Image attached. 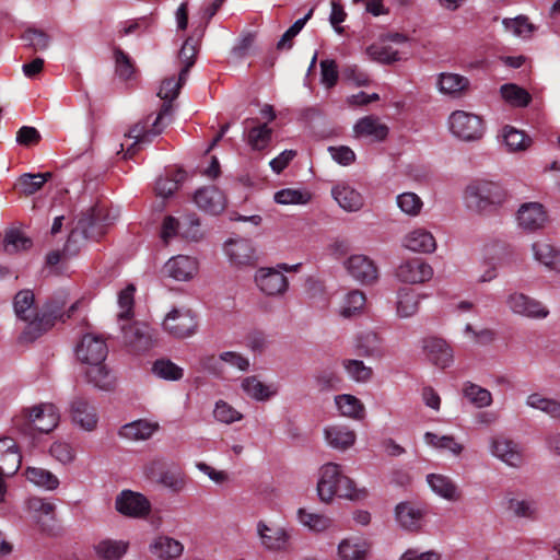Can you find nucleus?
Here are the masks:
<instances>
[{
  "mask_svg": "<svg viewBox=\"0 0 560 560\" xmlns=\"http://www.w3.org/2000/svg\"><path fill=\"white\" fill-rule=\"evenodd\" d=\"M311 199L312 194L305 188H283L273 195L275 202L282 206H303Z\"/></svg>",
  "mask_w": 560,
  "mask_h": 560,
  "instance_id": "de8ad7c7",
  "label": "nucleus"
},
{
  "mask_svg": "<svg viewBox=\"0 0 560 560\" xmlns=\"http://www.w3.org/2000/svg\"><path fill=\"white\" fill-rule=\"evenodd\" d=\"M500 92L504 101L513 106L524 107L527 106L530 102L529 93L516 84H503L500 89Z\"/></svg>",
  "mask_w": 560,
  "mask_h": 560,
  "instance_id": "052dcab7",
  "label": "nucleus"
},
{
  "mask_svg": "<svg viewBox=\"0 0 560 560\" xmlns=\"http://www.w3.org/2000/svg\"><path fill=\"white\" fill-rule=\"evenodd\" d=\"M224 252L235 267L253 266L256 261L255 249L252 243L245 238L226 241Z\"/></svg>",
  "mask_w": 560,
  "mask_h": 560,
  "instance_id": "b1692460",
  "label": "nucleus"
},
{
  "mask_svg": "<svg viewBox=\"0 0 560 560\" xmlns=\"http://www.w3.org/2000/svg\"><path fill=\"white\" fill-rule=\"evenodd\" d=\"M271 139V129L267 125H260L249 130L247 142L253 150H264Z\"/></svg>",
  "mask_w": 560,
  "mask_h": 560,
  "instance_id": "69168bd1",
  "label": "nucleus"
},
{
  "mask_svg": "<svg viewBox=\"0 0 560 560\" xmlns=\"http://www.w3.org/2000/svg\"><path fill=\"white\" fill-rule=\"evenodd\" d=\"M342 366L350 378L358 383H366L373 376L372 368L364 364L361 360L347 359L342 361Z\"/></svg>",
  "mask_w": 560,
  "mask_h": 560,
  "instance_id": "bf43d9fd",
  "label": "nucleus"
},
{
  "mask_svg": "<svg viewBox=\"0 0 560 560\" xmlns=\"http://www.w3.org/2000/svg\"><path fill=\"white\" fill-rule=\"evenodd\" d=\"M213 417L217 421L224 424H232L243 419V415L224 400L215 402Z\"/></svg>",
  "mask_w": 560,
  "mask_h": 560,
  "instance_id": "0e129e2a",
  "label": "nucleus"
},
{
  "mask_svg": "<svg viewBox=\"0 0 560 560\" xmlns=\"http://www.w3.org/2000/svg\"><path fill=\"white\" fill-rule=\"evenodd\" d=\"M534 258L549 270L560 272V249L546 242H535L532 246Z\"/></svg>",
  "mask_w": 560,
  "mask_h": 560,
  "instance_id": "79ce46f5",
  "label": "nucleus"
},
{
  "mask_svg": "<svg viewBox=\"0 0 560 560\" xmlns=\"http://www.w3.org/2000/svg\"><path fill=\"white\" fill-rule=\"evenodd\" d=\"M506 510L517 518L535 520L538 517V505L533 499L510 498L506 500Z\"/></svg>",
  "mask_w": 560,
  "mask_h": 560,
  "instance_id": "49530a36",
  "label": "nucleus"
},
{
  "mask_svg": "<svg viewBox=\"0 0 560 560\" xmlns=\"http://www.w3.org/2000/svg\"><path fill=\"white\" fill-rule=\"evenodd\" d=\"M463 396L476 408L489 407L493 399L492 394L472 382H465L463 384Z\"/></svg>",
  "mask_w": 560,
  "mask_h": 560,
  "instance_id": "8fccbe9b",
  "label": "nucleus"
},
{
  "mask_svg": "<svg viewBox=\"0 0 560 560\" xmlns=\"http://www.w3.org/2000/svg\"><path fill=\"white\" fill-rule=\"evenodd\" d=\"M331 197L347 212H358L364 206L362 194L346 182L332 186Z\"/></svg>",
  "mask_w": 560,
  "mask_h": 560,
  "instance_id": "5701e85b",
  "label": "nucleus"
},
{
  "mask_svg": "<svg viewBox=\"0 0 560 560\" xmlns=\"http://www.w3.org/2000/svg\"><path fill=\"white\" fill-rule=\"evenodd\" d=\"M448 129L455 138L466 142L480 140L485 133L482 119L465 110H455L450 115Z\"/></svg>",
  "mask_w": 560,
  "mask_h": 560,
  "instance_id": "6e6552de",
  "label": "nucleus"
},
{
  "mask_svg": "<svg viewBox=\"0 0 560 560\" xmlns=\"http://www.w3.org/2000/svg\"><path fill=\"white\" fill-rule=\"evenodd\" d=\"M424 509L411 502H400L395 508V518L399 526L409 532H417L422 526Z\"/></svg>",
  "mask_w": 560,
  "mask_h": 560,
  "instance_id": "c85d7f7f",
  "label": "nucleus"
},
{
  "mask_svg": "<svg viewBox=\"0 0 560 560\" xmlns=\"http://www.w3.org/2000/svg\"><path fill=\"white\" fill-rule=\"evenodd\" d=\"M365 305V294L360 290H351L340 299L337 314L343 319L357 318L364 313Z\"/></svg>",
  "mask_w": 560,
  "mask_h": 560,
  "instance_id": "f704fd0d",
  "label": "nucleus"
},
{
  "mask_svg": "<svg viewBox=\"0 0 560 560\" xmlns=\"http://www.w3.org/2000/svg\"><path fill=\"white\" fill-rule=\"evenodd\" d=\"M25 477L30 482L46 490H55L59 486L58 477L40 467H28Z\"/></svg>",
  "mask_w": 560,
  "mask_h": 560,
  "instance_id": "3c124183",
  "label": "nucleus"
},
{
  "mask_svg": "<svg viewBox=\"0 0 560 560\" xmlns=\"http://www.w3.org/2000/svg\"><path fill=\"white\" fill-rule=\"evenodd\" d=\"M402 244L407 249L416 253H432L436 248L434 236L423 228H417L407 233Z\"/></svg>",
  "mask_w": 560,
  "mask_h": 560,
  "instance_id": "ea45409f",
  "label": "nucleus"
},
{
  "mask_svg": "<svg viewBox=\"0 0 560 560\" xmlns=\"http://www.w3.org/2000/svg\"><path fill=\"white\" fill-rule=\"evenodd\" d=\"M116 511L129 518L141 520L151 513V502L142 493L132 490H122L115 499Z\"/></svg>",
  "mask_w": 560,
  "mask_h": 560,
  "instance_id": "f8f14e48",
  "label": "nucleus"
},
{
  "mask_svg": "<svg viewBox=\"0 0 560 560\" xmlns=\"http://www.w3.org/2000/svg\"><path fill=\"white\" fill-rule=\"evenodd\" d=\"M506 199L505 190L495 182L478 178L465 189L467 207L479 213L497 210Z\"/></svg>",
  "mask_w": 560,
  "mask_h": 560,
  "instance_id": "39448f33",
  "label": "nucleus"
},
{
  "mask_svg": "<svg viewBox=\"0 0 560 560\" xmlns=\"http://www.w3.org/2000/svg\"><path fill=\"white\" fill-rule=\"evenodd\" d=\"M503 25L508 32L521 37H528L534 32V25L524 15L504 19Z\"/></svg>",
  "mask_w": 560,
  "mask_h": 560,
  "instance_id": "338daca9",
  "label": "nucleus"
},
{
  "mask_svg": "<svg viewBox=\"0 0 560 560\" xmlns=\"http://www.w3.org/2000/svg\"><path fill=\"white\" fill-rule=\"evenodd\" d=\"M13 311L16 318L24 323L19 336V341L28 343L39 338L54 326L59 312L47 310L39 311L35 304V295L32 290L19 291L13 299Z\"/></svg>",
  "mask_w": 560,
  "mask_h": 560,
  "instance_id": "f257e3e1",
  "label": "nucleus"
},
{
  "mask_svg": "<svg viewBox=\"0 0 560 560\" xmlns=\"http://www.w3.org/2000/svg\"><path fill=\"white\" fill-rule=\"evenodd\" d=\"M60 415L55 405L45 402L24 409L13 418L16 429L38 431L40 433L51 432L59 423Z\"/></svg>",
  "mask_w": 560,
  "mask_h": 560,
  "instance_id": "423d86ee",
  "label": "nucleus"
},
{
  "mask_svg": "<svg viewBox=\"0 0 560 560\" xmlns=\"http://www.w3.org/2000/svg\"><path fill=\"white\" fill-rule=\"evenodd\" d=\"M421 348L424 358L439 369H446L454 361L453 349L444 339L438 337L424 338Z\"/></svg>",
  "mask_w": 560,
  "mask_h": 560,
  "instance_id": "a211bd4d",
  "label": "nucleus"
},
{
  "mask_svg": "<svg viewBox=\"0 0 560 560\" xmlns=\"http://www.w3.org/2000/svg\"><path fill=\"white\" fill-rule=\"evenodd\" d=\"M72 422L80 429L92 432L98 423V416L95 408L83 398H75L70 406Z\"/></svg>",
  "mask_w": 560,
  "mask_h": 560,
  "instance_id": "a878e982",
  "label": "nucleus"
},
{
  "mask_svg": "<svg viewBox=\"0 0 560 560\" xmlns=\"http://www.w3.org/2000/svg\"><path fill=\"white\" fill-rule=\"evenodd\" d=\"M316 491L319 501L325 504L331 503L335 498L360 501L368 497V490L358 488L337 463H326L319 468Z\"/></svg>",
  "mask_w": 560,
  "mask_h": 560,
  "instance_id": "20e7f679",
  "label": "nucleus"
},
{
  "mask_svg": "<svg viewBox=\"0 0 560 560\" xmlns=\"http://www.w3.org/2000/svg\"><path fill=\"white\" fill-rule=\"evenodd\" d=\"M526 405L530 408L546 412L552 418H560V401L547 398L540 394H530L526 399Z\"/></svg>",
  "mask_w": 560,
  "mask_h": 560,
  "instance_id": "6e6d98bb",
  "label": "nucleus"
},
{
  "mask_svg": "<svg viewBox=\"0 0 560 560\" xmlns=\"http://www.w3.org/2000/svg\"><path fill=\"white\" fill-rule=\"evenodd\" d=\"M396 277L399 281L410 284L428 282L433 277L431 265L420 258L404 261L396 269Z\"/></svg>",
  "mask_w": 560,
  "mask_h": 560,
  "instance_id": "6ab92c4d",
  "label": "nucleus"
},
{
  "mask_svg": "<svg viewBox=\"0 0 560 560\" xmlns=\"http://www.w3.org/2000/svg\"><path fill=\"white\" fill-rule=\"evenodd\" d=\"M324 439L328 446L345 452L357 441V433L346 424H330L324 429Z\"/></svg>",
  "mask_w": 560,
  "mask_h": 560,
  "instance_id": "bb28decb",
  "label": "nucleus"
},
{
  "mask_svg": "<svg viewBox=\"0 0 560 560\" xmlns=\"http://www.w3.org/2000/svg\"><path fill=\"white\" fill-rule=\"evenodd\" d=\"M162 329L174 338H188L196 332V315L189 308H173L165 315Z\"/></svg>",
  "mask_w": 560,
  "mask_h": 560,
  "instance_id": "9b49d317",
  "label": "nucleus"
},
{
  "mask_svg": "<svg viewBox=\"0 0 560 560\" xmlns=\"http://www.w3.org/2000/svg\"><path fill=\"white\" fill-rule=\"evenodd\" d=\"M256 533L261 547L267 551L289 552L292 549V535L284 526L259 521L256 525Z\"/></svg>",
  "mask_w": 560,
  "mask_h": 560,
  "instance_id": "1a4fd4ad",
  "label": "nucleus"
},
{
  "mask_svg": "<svg viewBox=\"0 0 560 560\" xmlns=\"http://www.w3.org/2000/svg\"><path fill=\"white\" fill-rule=\"evenodd\" d=\"M136 288L133 284H128L118 294V306L120 308L117 314L118 320H128L133 316Z\"/></svg>",
  "mask_w": 560,
  "mask_h": 560,
  "instance_id": "e2e57ef3",
  "label": "nucleus"
},
{
  "mask_svg": "<svg viewBox=\"0 0 560 560\" xmlns=\"http://www.w3.org/2000/svg\"><path fill=\"white\" fill-rule=\"evenodd\" d=\"M51 177L52 174L50 172L36 174L26 173L20 176L18 186L24 195L30 196L37 192Z\"/></svg>",
  "mask_w": 560,
  "mask_h": 560,
  "instance_id": "864d4df0",
  "label": "nucleus"
},
{
  "mask_svg": "<svg viewBox=\"0 0 560 560\" xmlns=\"http://www.w3.org/2000/svg\"><path fill=\"white\" fill-rule=\"evenodd\" d=\"M335 404L342 417L358 421L365 418V407L363 402L353 395H337L335 397Z\"/></svg>",
  "mask_w": 560,
  "mask_h": 560,
  "instance_id": "c03bdc74",
  "label": "nucleus"
},
{
  "mask_svg": "<svg viewBox=\"0 0 560 560\" xmlns=\"http://www.w3.org/2000/svg\"><path fill=\"white\" fill-rule=\"evenodd\" d=\"M423 439L428 445L441 451H447L454 456H459L465 450V446L453 435H438L432 432H425Z\"/></svg>",
  "mask_w": 560,
  "mask_h": 560,
  "instance_id": "09e8293b",
  "label": "nucleus"
},
{
  "mask_svg": "<svg viewBox=\"0 0 560 560\" xmlns=\"http://www.w3.org/2000/svg\"><path fill=\"white\" fill-rule=\"evenodd\" d=\"M505 304L512 314L528 319L541 320L550 313L542 302L520 291L510 292L506 295Z\"/></svg>",
  "mask_w": 560,
  "mask_h": 560,
  "instance_id": "9d476101",
  "label": "nucleus"
},
{
  "mask_svg": "<svg viewBox=\"0 0 560 560\" xmlns=\"http://www.w3.org/2000/svg\"><path fill=\"white\" fill-rule=\"evenodd\" d=\"M348 273L362 284L374 283L378 278V270L372 259L364 255H352L345 261Z\"/></svg>",
  "mask_w": 560,
  "mask_h": 560,
  "instance_id": "412c9836",
  "label": "nucleus"
},
{
  "mask_svg": "<svg viewBox=\"0 0 560 560\" xmlns=\"http://www.w3.org/2000/svg\"><path fill=\"white\" fill-rule=\"evenodd\" d=\"M124 345L129 352L142 353L150 350L154 343L152 329L144 323L135 322L130 325H121Z\"/></svg>",
  "mask_w": 560,
  "mask_h": 560,
  "instance_id": "2eb2a0df",
  "label": "nucleus"
},
{
  "mask_svg": "<svg viewBox=\"0 0 560 560\" xmlns=\"http://www.w3.org/2000/svg\"><path fill=\"white\" fill-rule=\"evenodd\" d=\"M27 510L32 517L43 525L55 518V504L40 498H31L27 501Z\"/></svg>",
  "mask_w": 560,
  "mask_h": 560,
  "instance_id": "603ef678",
  "label": "nucleus"
},
{
  "mask_svg": "<svg viewBox=\"0 0 560 560\" xmlns=\"http://www.w3.org/2000/svg\"><path fill=\"white\" fill-rule=\"evenodd\" d=\"M185 82L186 80H180V73L177 79L172 77L162 82L158 96L165 101V103L162 105V108L152 122L151 128H148L147 121H139L125 135V137L133 139V142L126 150L125 158L133 156L137 153L138 145L140 143L150 142L151 137L158 136L162 132L165 127L164 118L170 116L172 112L171 102L177 97L179 90Z\"/></svg>",
  "mask_w": 560,
  "mask_h": 560,
  "instance_id": "f03ea898",
  "label": "nucleus"
},
{
  "mask_svg": "<svg viewBox=\"0 0 560 560\" xmlns=\"http://www.w3.org/2000/svg\"><path fill=\"white\" fill-rule=\"evenodd\" d=\"M155 376L165 381H179L184 370L168 359L156 360L152 366Z\"/></svg>",
  "mask_w": 560,
  "mask_h": 560,
  "instance_id": "4d7b16f0",
  "label": "nucleus"
},
{
  "mask_svg": "<svg viewBox=\"0 0 560 560\" xmlns=\"http://www.w3.org/2000/svg\"><path fill=\"white\" fill-rule=\"evenodd\" d=\"M424 294L410 289L400 288L396 295V315L399 318H409L415 316L420 308Z\"/></svg>",
  "mask_w": 560,
  "mask_h": 560,
  "instance_id": "2f4dec72",
  "label": "nucleus"
},
{
  "mask_svg": "<svg viewBox=\"0 0 560 560\" xmlns=\"http://www.w3.org/2000/svg\"><path fill=\"white\" fill-rule=\"evenodd\" d=\"M222 362L235 366L240 371H247L250 365L247 358L234 351L222 352L219 357H206L202 359L201 364L203 369L210 371L211 373L218 374L221 372Z\"/></svg>",
  "mask_w": 560,
  "mask_h": 560,
  "instance_id": "4c0bfd02",
  "label": "nucleus"
},
{
  "mask_svg": "<svg viewBox=\"0 0 560 560\" xmlns=\"http://www.w3.org/2000/svg\"><path fill=\"white\" fill-rule=\"evenodd\" d=\"M298 523L307 532L320 535L335 530L336 523L332 517L325 513L314 512L306 508H299L296 511Z\"/></svg>",
  "mask_w": 560,
  "mask_h": 560,
  "instance_id": "aec40b11",
  "label": "nucleus"
},
{
  "mask_svg": "<svg viewBox=\"0 0 560 560\" xmlns=\"http://www.w3.org/2000/svg\"><path fill=\"white\" fill-rule=\"evenodd\" d=\"M144 471L149 478L172 492L179 493L187 486L186 475L178 468H164L154 460L145 466Z\"/></svg>",
  "mask_w": 560,
  "mask_h": 560,
  "instance_id": "dca6fc26",
  "label": "nucleus"
},
{
  "mask_svg": "<svg viewBox=\"0 0 560 560\" xmlns=\"http://www.w3.org/2000/svg\"><path fill=\"white\" fill-rule=\"evenodd\" d=\"M397 207L409 217H417L423 208L422 199L415 192L407 191L396 197Z\"/></svg>",
  "mask_w": 560,
  "mask_h": 560,
  "instance_id": "680f3d73",
  "label": "nucleus"
},
{
  "mask_svg": "<svg viewBox=\"0 0 560 560\" xmlns=\"http://www.w3.org/2000/svg\"><path fill=\"white\" fill-rule=\"evenodd\" d=\"M163 271L176 281H188L197 275L198 261L190 256L178 255L167 260Z\"/></svg>",
  "mask_w": 560,
  "mask_h": 560,
  "instance_id": "393cba45",
  "label": "nucleus"
},
{
  "mask_svg": "<svg viewBox=\"0 0 560 560\" xmlns=\"http://www.w3.org/2000/svg\"><path fill=\"white\" fill-rule=\"evenodd\" d=\"M354 348L360 355L380 359L384 355L383 339L373 330L360 332L354 341Z\"/></svg>",
  "mask_w": 560,
  "mask_h": 560,
  "instance_id": "58836bf2",
  "label": "nucleus"
},
{
  "mask_svg": "<svg viewBox=\"0 0 560 560\" xmlns=\"http://www.w3.org/2000/svg\"><path fill=\"white\" fill-rule=\"evenodd\" d=\"M108 348L105 340L96 335H84L75 348L77 359L85 366L89 383L101 389H109L113 378L105 364Z\"/></svg>",
  "mask_w": 560,
  "mask_h": 560,
  "instance_id": "7ed1b4c3",
  "label": "nucleus"
},
{
  "mask_svg": "<svg viewBox=\"0 0 560 560\" xmlns=\"http://www.w3.org/2000/svg\"><path fill=\"white\" fill-rule=\"evenodd\" d=\"M489 452L510 467L517 468L523 464V452L520 444L504 435L490 438Z\"/></svg>",
  "mask_w": 560,
  "mask_h": 560,
  "instance_id": "f3484780",
  "label": "nucleus"
},
{
  "mask_svg": "<svg viewBox=\"0 0 560 560\" xmlns=\"http://www.w3.org/2000/svg\"><path fill=\"white\" fill-rule=\"evenodd\" d=\"M93 549L101 560H120L127 553L129 542L107 538L95 544Z\"/></svg>",
  "mask_w": 560,
  "mask_h": 560,
  "instance_id": "37998d69",
  "label": "nucleus"
},
{
  "mask_svg": "<svg viewBox=\"0 0 560 560\" xmlns=\"http://www.w3.org/2000/svg\"><path fill=\"white\" fill-rule=\"evenodd\" d=\"M502 141L509 152H522L532 145V139L513 126H505L501 131Z\"/></svg>",
  "mask_w": 560,
  "mask_h": 560,
  "instance_id": "a18cd8bd",
  "label": "nucleus"
},
{
  "mask_svg": "<svg viewBox=\"0 0 560 560\" xmlns=\"http://www.w3.org/2000/svg\"><path fill=\"white\" fill-rule=\"evenodd\" d=\"M32 240L19 230H10L4 236V250L8 254H15L21 250H27L32 247Z\"/></svg>",
  "mask_w": 560,
  "mask_h": 560,
  "instance_id": "13d9d810",
  "label": "nucleus"
},
{
  "mask_svg": "<svg viewBox=\"0 0 560 560\" xmlns=\"http://www.w3.org/2000/svg\"><path fill=\"white\" fill-rule=\"evenodd\" d=\"M254 282L257 289L268 298L283 296L289 290L288 278L279 269L260 267L255 271Z\"/></svg>",
  "mask_w": 560,
  "mask_h": 560,
  "instance_id": "ddd939ff",
  "label": "nucleus"
},
{
  "mask_svg": "<svg viewBox=\"0 0 560 560\" xmlns=\"http://www.w3.org/2000/svg\"><path fill=\"white\" fill-rule=\"evenodd\" d=\"M241 388L247 397L256 401H267L278 394L276 384H266L256 375L243 378Z\"/></svg>",
  "mask_w": 560,
  "mask_h": 560,
  "instance_id": "e433bc0d",
  "label": "nucleus"
},
{
  "mask_svg": "<svg viewBox=\"0 0 560 560\" xmlns=\"http://www.w3.org/2000/svg\"><path fill=\"white\" fill-rule=\"evenodd\" d=\"M22 456L12 438L0 439V472L13 476L20 468Z\"/></svg>",
  "mask_w": 560,
  "mask_h": 560,
  "instance_id": "7c9ffc66",
  "label": "nucleus"
},
{
  "mask_svg": "<svg viewBox=\"0 0 560 560\" xmlns=\"http://www.w3.org/2000/svg\"><path fill=\"white\" fill-rule=\"evenodd\" d=\"M427 482L430 489L440 498L456 502L462 498V491L456 482L448 476L442 474H429Z\"/></svg>",
  "mask_w": 560,
  "mask_h": 560,
  "instance_id": "72a5a7b5",
  "label": "nucleus"
},
{
  "mask_svg": "<svg viewBox=\"0 0 560 560\" xmlns=\"http://www.w3.org/2000/svg\"><path fill=\"white\" fill-rule=\"evenodd\" d=\"M194 201L201 211L213 215L221 213L226 207L224 194L214 186L198 189Z\"/></svg>",
  "mask_w": 560,
  "mask_h": 560,
  "instance_id": "4be33fe9",
  "label": "nucleus"
},
{
  "mask_svg": "<svg viewBox=\"0 0 560 560\" xmlns=\"http://www.w3.org/2000/svg\"><path fill=\"white\" fill-rule=\"evenodd\" d=\"M180 236L190 241H198L202 237L200 221L196 214H187L180 220Z\"/></svg>",
  "mask_w": 560,
  "mask_h": 560,
  "instance_id": "774afa93",
  "label": "nucleus"
},
{
  "mask_svg": "<svg viewBox=\"0 0 560 560\" xmlns=\"http://www.w3.org/2000/svg\"><path fill=\"white\" fill-rule=\"evenodd\" d=\"M435 84L441 94L451 98L463 97L470 86L468 78L454 72L440 73Z\"/></svg>",
  "mask_w": 560,
  "mask_h": 560,
  "instance_id": "cd10ccee",
  "label": "nucleus"
},
{
  "mask_svg": "<svg viewBox=\"0 0 560 560\" xmlns=\"http://www.w3.org/2000/svg\"><path fill=\"white\" fill-rule=\"evenodd\" d=\"M355 138H368L381 142L388 136V127L376 116L370 115L360 118L353 126Z\"/></svg>",
  "mask_w": 560,
  "mask_h": 560,
  "instance_id": "c756f323",
  "label": "nucleus"
},
{
  "mask_svg": "<svg viewBox=\"0 0 560 560\" xmlns=\"http://www.w3.org/2000/svg\"><path fill=\"white\" fill-rule=\"evenodd\" d=\"M198 52V40L192 37L187 38L178 54V58L183 63L180 69V80H187L189 69L194 66Z\"/></svg>",
  "mask_w": 560,
  "mask_h": 560,
  "instance_id": "5fc2aeb1",
  "label": "nucleus"
},
{
  "mask_svg": "<svg viewBox=\"0 0 560 560\" xmlns=\"http://www.w3.org/2000/svg\"><path fill=\"white\" fill-rule=\"evenodd\" d=\"M370 549L371 546L365 539L348 537L339 541L337 556L339 560H366Z\"/></svg>",
  "mask_w": 560,
  "mask_h": 560,
  "instance_id": "c9c22d12",
  "label": "nucleus"
},
{
  "mask_svg": "<svg viewBox=\"0 0 560 560\" xmlns=\"http://www.w3.org/2000/svg\"><path fill=\"white\" fill-rule=\"evenodd\" d=\"M515 220L520 230L525 233H535L547 226L549 215L544 205L530 201L520 206L516 211Z\"/></svg>",
  "mask_w": 560,
  "mask_h": 560,
  "instance_id": "4468645a",
  "label": "nucleus"
},
{
  "mask_svg": "<svg viewBox=\"0 0 560 560\" xmlns=\"http://www.w3.org/2000/svg\"><path fill=\"white\" fill-rule=\"evenodd\" d=\"M159 427L158 422L139 419L122 425L119 429V436L129 441H143L150 439Z\"/></svg>",
  "mask_w": 560,
  "mask_h": 560,
  "instance_id": "a19ab883",
  "label": "nucleus"
},
{
  "mask_svg": "<svg viewBox=\"0 0 560 560\" xmlns=\"http://www.w3.org/2000/svg\"><path fill=\"white\" fill-rule=\"evenodd\" d=\"M150 552L159 560H176L184 551V545L170 536H156L149 546Z\"/></svg>",
  "mask_w": 560,
  "mask_h": 560,
  "instance_id": "473e14b6",
  "label": "nucleus"
},
{
  "mask_svg": "<svg viewBox=\"0 0 560 560\" xmlns=\"http://www.w3.org/2000/svg\"><path fill=\"white\" fill-rule=\"evenodd\" d=\"M105 233L101 209L90 208L78 219L63 247V255H74L84 240H97Z\"/></svg>",
  "mask_w": 560,
  "mask_h": 560,
  "instance_id": "0eeeda50",
  "label": "nucleus"
}]
</instances>
